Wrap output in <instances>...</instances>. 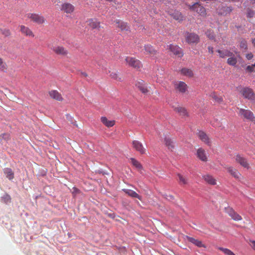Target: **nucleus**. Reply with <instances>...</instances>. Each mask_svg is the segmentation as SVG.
Returning <instances> with one entry per match:
<instances>
[{"instance_id":"obj_1","label":"nucleus","mask_w":255,"mask_h":255,"mask_svg":"<svg viewBox=\"0 0 255 255\" xmlns=\"http://www.w3.org/2000/svg\"><path fill=\"white\" fill-rule=\"evenodd\" d=\"M233 10V7L232 6H228L226 3H222L216 8V13L219 16H227L229 15Z\"/></svg>"},{"instance_id":"obj_2","label":"nucleus","mask_w":255,"mask_h":255,"mask_svg":"<svg viewBox=\"0 0 255 255\" xmlns=\"http://www.w3.org/2000/svg\"><path fill=\"white\" fill-rule=\"evenodd\" d=\"M189 9L196 11L200 15L204 16L206 15V9L199 2H192L190 3H186Z\"/></svg>"},{"instance_id":"obj_3","label":"nucleus","mask_w":255,"mask_h":255,"mask_svg":"<svg viewBox=\"0 0 255 255\" xmlns=\"http://www.w3.org/2000/svg\"><path fill=\"white\" fill-rule=\"evenodd\" d=\"M239 91L245 99L250 101L255 100V94L251 88L249 87H241L239 89Z\"/></svg>"},{"instance_id":"obj_4","label":"nucleus","mask_w":255,"mask_h":255,"mask_svg":"<svg viewBox=\"0 0 255 255\" xmlns=\"http://www.w3.org/2000/svg\"><path fill=\"white\" fill-rule=\"evenodd\" d=\"M238 109L239 110L238 115L240 117L246 119L247 120L252 122H255V117L252 112L250 110L242 108H238Z\"/></svg>"},{"instance_id":"obj_5","label":"nucleus","mask_w":255,"mask_h":255,"mask_svg":"<svg viewBox=\"0 0 255 255\" xmlns=\"http://www.w3.org/2000/svg\"><path fill=\"white\" fill-rule=\"evenodd\" d=\"M167 49L177 58H181L184 55L182 49L177 45L170 44Z\"/></svg>"},{"instance_id":"obj_6","label":"nucleus","mask_w":255,"mask_h":255,"mask_svg":"<svg viewBox=\"0 0 255 255\" xmlns=\"http://www.w3.org/2000/svg\"><path fill=\"white\" fill-rule=\"evenodd\" d=\"M186 41L189 44H197L200 40L198 35L195 33L186 32L185 35Z\"/></svg>"},{"instance_id":"obj_7","label":"nucleus","mask_w":255,"mask_h":255,"mask_svg":"<svg viewBox=\"0 0 255 255\" xmlns=\"http://www.w3.org/2000/svg\"><path fill=\"white\" fill-rule=\"evenodd\" d=\"M135 86L142 94L146 95L149 92V90L145 85L144 82L142 80H139L135 82Z\"/></svg>"},{"instance_id":"obj_8","label":"nucleus","mask_w":255,"mask_h":255,"mask_svg":"<svg viewBox=\"0 0 255 255\" xmlns=\"http://www.w3.org/2000/svg\"><path fill=\"white\" fill-rule=\"evenodd\" d=\"M236 55L232 53V56H228L229 57L227 60V64H237L238 62L241 63L242 58L239 54V52L236 51Z\"/></svg>"},{"instance_id":"obj_9","label":"nucleus","mask_w":255,"mask_h":255,"mask_svg":"<svg viewBox=\"0 0 255 255\" xmlns=\"http://www.w3.org/2000/svg\"><path fill=\"white\" fill-rule=\"evenodd\" d=\"M168 13L169 15L172 17L175 20L179 22L182 21L183 20V16L181 13L178 10L174 9H169L168 10Z\"/></svg>"},{"instance_id":"obj_10","label":"nucleus","mask_w":255,"mask_h":255,"mask_svg":"<svg viewBox=\"0 0 255 255\" xmlns=\"http://www.w3.org/2000/svg\"><path fill=\"white\" fill-rule=\"evenodd\" d=\"M174 87L176 90H178L181 93H184L187 90V84L182 81H176L174 82Z\"/></svg>"},{"instance_id":"obj_11","label":"nucleus","mask_w":255,"mask_h":255,"mask_svg":"<svg viewBox=\"0 0 255 255\" xmlns=\"http://www.w3.org/2000/svg\"><path fill=\"white\" fill-rule=\"evenodd\" d=\"M226 212L235 221H240L242 217L236 213L232 208L228 207L225 208Z\"/></svg>"},{"instance_id":"obj_12","label":"nucleus","mask_w":255,"mask_h":255,"mask_svg":"<svg viewBox=\"0 0 255 255\" xmlns=\"http://www.w3.org/2000/svg\"><path fill=\"white\" fill-rule=\"evenodd\" d=\"M133 147L140 154H143L146 153V148H144L142 144L138 140H133L132 141Z\"/></svg>"},{"instance_id":"obj_13","label":"nucleus","mask_w":255,"mask_h":255,"mask_svg":"<svg viewBox=\"0 0 255 255\" xmlns=\"http://www.w3.org/2000/svg\"><path fill=\"white\" fill-rule=\"evenodd\" d=\"M235 160L243 167L247 169H249L250 168V165L247 159L240 155L238 154L236 156Z\"/></svg>"},{"instance_id":"obj_14","label":"nucleus","mask_w":255,"mask_h":255,"mask_svg":"<svg viewBox=\"0 0 255 255\" xmlns=\"http://www.w3.org/2000/svg\"><path fill=\"white\" fill-rule=\"evenodd\" d=\"M28 17L32 21L37 24H42L44 22V18L42 16L39 15L35 13H29Z\"/></svg>"},{"instance_id":"obj_15","label":"nucleus","mask_w":255,"mask_h":255,"mask_svg":"<svg viewBox=\"0 0 255 255\" xmlns=\"http://www.w3.org/2000/svg\"><path fill=\"white\" fill-rule=\"evenodd\" d=\"M197 157L203 162L208 161V155L206 151L202 148H199L197 151Z\"/></svg>"},{"instance_id":"obj_16","label":"nucleus","mask_w":255,"mask_h":255,"mask_svg":"<svg viewBox=\"0 0 255 255\" xmlns=\"http://www.w3.org/2000/svg\"><path fill=\"white\" fill-rule=\"evenodd\" d=\"M174 111L179 114L180 116L185 117L188 116V113L186 109L184 107L179 106L178 105L172 106Z\"/></svg>"},{"instance_id":"obj_17","label":"nucleus","mask_w":255,"mask_h":255,"mask_svg":"<svg viewBox=\"0 0 255 255\" xmlns=\"http://www.w3.org/2000/svg\"><path fill=\"white\" fill-rule=\"evenodd\" d=\"M226 169L229 173L236 179H240L241 177V173L238 171L237 169L231 166L227 167Z\"/></svg>"},{"instance_id":"obj_18","label":"nucleus","mask_w":255,"mask_h":255,"mask_svg":"<svg viewBox=\"0 0 255 255\" xmlns=\"http://www.w3.org/2000/svg\"><path fill=\"white\" fill-rule=\"evenodd\" d=\"M52 49L58 55L66 56L67 54V51L62 46H53Z\"/></svg>"},{"instance_id":"obj_19","label":"nucleus","mask_w":255,"mask_h":255,"mask_svg":"<svg viewBox=\"0 0 255 255\" xmlns=\"http://www.w3.org/2000/svg\"><path fill=\"white\" fill-rule=\"evenodd\" d=\"M199 138L205 143L210 145V141L207 134L203 131H199L198 133Z\"/></svg>"},{"instance_id":"obj_20","label":"nucleus","mask_w":255,"mask_h":255,"mask_svg":"<svg viewBox=\"0 0 255 255\" xmlns=\"http://www.w3.org/2000/svg\"><path fill=\"white\" fill-rule=\"evenodd\" d=\"M49 94L50 97L53 99L58 101H62L63 100V98L61 94L56 90H52L50 91L49 92Z\"/></svg>"},{"instance_id":"obj_21","label":"nucleus","mask_w":255,"mask_h":255,"mask_svg":"<svg viewBox=\"0 0 255 255\" xmlns=\"http://www.w3.org/2000/svg\"><path fill=\"white\" fill-rule=\"evenodd\" d=\"M123 191L129 196L132 198H135L138 199L139 200H141V197L139 196L135 191L128 189H123Z\"/></svg>"},{"instance_id":"obj_22","label":"nucleus","mask_w":255,"mask_h":255,"mask_svg":"<svg viewBox=\"0 0 255 255\" xmlns=\"http://www.w3.org/2000/svg\"><path fill=\"white\" fill-rule=\"evenodd\" d=\"M187 239L189 242L192 243V244H193L195 246H197L198 247L206 248L205 245L204 244H203L202 243V242L200 240H198L195 239L193 238L188 237V236L187 237Z\"/></svg>"},{"instance_id":"obj_23","label":"nucleus","mask_w":255,"mask_h":255,"mask_svg":"<svg viewBox=\"0 0 255 255\" xmlns=\"http://www.w3.org/2000/svg\"><path fill=\"white\" fill-rule=\"evenodd\" d=\"M88 25L93 29H98L100 28V22L96 19H89L87 21Z\"/></svg>"},{"instance_id":"obj_24","label":"nucleus","mask_w":255,"mask_h":255,"mask_svg":"<svg viewBox=\"0 0 255 255\" xmlns=\"http://www.w3.org/2000/svg\"><path fill=\"white\" fill-rule=\"evenodd\" d=\"M61 9L66 13H71L74 10V6L70 3H65L62 4Z\"/></svg>"},{"instance_id":"obj_25","label":"nucleus","mask_w":255,"mask_h":255,"mask_svg":"<svg viewBox=\"0 0 255 255\" xmlns=\"http://www.w3.org/2000/svg\"><path fill=\"white\" fill-rule=\"evenodd\" d=\"M102 123L106 127L110 128L113 127L115 124V121L114 120L109 121L105 117H102L101 119Z\"/></svg>"},{"instance_id":"obj_26","label":"nucleus","mask_w":255,"mask_h":255,"mask_svg":"<svg viewBox=\"0 0 255 255\" xmlns=\"http://www.w3.org/2000/svg\"><path fill=\"white\" fill-rule=\"evenodd\" d=\"M203 179L205 181L210 185L216 184V179L211 175L207 174L203 176Z\"/></svg>"},{"instance_id":"obj_27","label":"nucleus","mask_w":255,"mask_h":255,"mask_svg":"<svg viewBox=\"0 0 255 255\" xmlns=\"http://www.w3.org/2000/svg\"><path fill=\"white\" fill-rule=\"evenodd\" d=\"M144 50L146 54L154 55H156V51L150 45H146L144 46Z\"/></svg>"},{"instance_id":"obj_28","label":"nucleus","mask_w":255,"mask_h":255,"mask_svg":"<svg viewBox=\"0 0 255 255\" xmlns=\"http://www.w3.org/2000/svg\"><path fill=\"white\" fill-rule=\"evenodd\" d=\"M117 26L120 28L122 30H128V26L127 23L120 20H118L116 22Z\"/></svg>"},{"instance_id":"obj_29","label":"nucleus","mask_w":255,"mask_h":255,"mask_svg":"<svg viewBox=\"0 0 255 255\" xmlns=\"http://www.w3.org/2000/svg\"><path fill=\"white\" fill-rule=\"evenodd\" d=\"M217 52L219 53L220 57L223 58L227 57L228 56H231L232 54V52L228 50H218Z\"/></svg>"},{"instance_id":"obj_30","label":"nucleus","mask_w":255,"mask_h":255,"mask_svg":"<svg viewBox=\"0 0 255 255\" xmlns=\"http://www.w3.org/2000/svg\"><path fill=\"white\" fill-rule=\"evenodd\" d=\"M206 36L210 39L213 40L214 42H217L216 39V35L213 31L211 29H208L205 32Z\"/></svg>"},{"instance_id":"obj_31","label":"nucleus","mask_w":255,"mask_h":255,"mask_svg":"<svg viewBox=\"0 0 255 255\" xmlns=\"http://www.w3.org/2000/svg\"><path fill=\"white\" fill-rule=\"evenodd\" d=\"M180 72L182 75L188 77H192L193 76V72L190 69L186 68H182L180 70Z\"/></svg>"},{"instance_id":"obj_32","label":"nucleus","mask_w":255,"mask_h":255,"mask_svg":"<svg viewBox=\"0 0 255 255\" xmlns=\"http://www.w3.org/2000/svg\"><path fill=\"white\" fill-rule=\"evenodd\" d=\"M165 144L168 147V148L171 150H172L174 147L173 141L169 138L166 137L164 138Z\"/></svg>"},{"instance_id":"obj_33","label":"nucleus","mask_w":255,"mask_h":255,"mask_svg":"<svg viewBox=\"0 0 255 255\" xmlns=\"http://www.w3.org/2000/svg\"><path fill=\"white\" fill-rule=\"evenodd\" d=\"M177 176L178 177V181L179 183L181 185H184L188 184V178L183 176L180 174H178Z\"/></svg>"},{"instance_id":"obj_34","label":"nucleus","mask_w":255,"mask_h":255,"mask_svg":"<svg viewBox=\"0 0 255 255\" xmlns=\"http://www.w3.org/2000/svg\"><path fill=\"white\" fill-rule=\"evenodd\" d=\"M4 173L6 175V177L9 180H11L14 178L13 172L10 168H5L4 169Z\"/></svg>"},{"instance_id":"obj_35","label":"nucleus","mask_w":255,"mask_h":255,"mask_svg":"<svg viewBox=\"0 0 255 255\" xmlns=\"http://www.w3.org/2000/svg\"><path fill=\"white\" fill-rule=\"evenodd\" d=\"M239 45L241 49H243L244 50L248 49V44L247 40L244 38H241L240 41H239Z\"/></svg>"},{"instance_id":"obj_36","label":"nucleus","mask_w":255,"mask_h":255,"mask_svg":"<svg viewBox=\"0 0 255 255\" xmlns=\"http://www.w3.org/2000/svg\"><path fill=\"white\" fill-rule=\"evenodd\" d=\"M20 30L22 33H25L26 35L33 36L32 31L28 28H27L23 25L21 26Z\"/></svg>"},{"instance_id":"obj_37","label":"nucleus","mask_w":255,"mask_h":255,"mask_svg":"<svg viewBox=\"0 0 255 255\" xmlns=\"http://www.w3.org/2000/svg\"><path fill=\"white\" fill-rule=\"evenodd\" d=\"M131 162L132 164L138 170H140L142 169V166L141 164L134 158H131Z\"/></svg>"},{"instance_id":"obj_38","label":"nucleus","mask_w":255,"mask_h":255,"mask_svg":"<svg viewBox=\"0 0 255 255\" xmlns=\"http://www.w3.org/2000/svg\"><path fill=\"white\" fill-rule=\"evenodd\" d=\"M255 15V12L250 8H247L246 16L247 18H253Z\"/></svg>"},{"instance_id":"obj_39","label":"nucleus","mask_w":255,"mask_h":255,"mask_svg":"<svg viewBox=\"0 0 255 255\" xmlns=\"http://www.w3.org/2000/svg\"><path fill=\"white\" fill-rule=\"evenodd\" d=\"M125 60H126V62L127 63V64H138L137 63V61L138 60L135 59L134 58H132V57H127L125 59Z\"/></svg>"},{"instance_id":"obj_40","label":"nucleus","mask_w":255,"mask_h":255,"mask_svg":"<svg viewBox=\"0 0 255 255\" xmlns=\"http://www.w3.org/2000/svg\"><path fill=\"white\" fill-rule=\"evenodd\" d=\"M110 76L112 78L117 80V81H122L121 78H120L119 76L118 73L116 71L112 72L110 74Z\"/></svg>"},{"instance_id":"obj_41","label":"nucleus","mask_w":255,"mask_h":255,"mask_svg":"<svg viewBox=\"0 0 255 255\" xmlns=\"http://www.w3.org/2000/svg\"><path fill=\"white\" fill-rule=\"evenodd\" d=\"M213 98L215 100V101L219 103H221L223 102V98L221 96H218L217 95H214L213 96Z\"/></svg>"},{"instance_id":"obj_42","label":"nucleus","mask_w":255,"mask_h":255,"mask_svg":"<svg viewBox=\"0 0 255 255\" xmlns=\"http://www.w3.org/2000/svg\"><path fill=\"white\" fill-rule=\"evenodd\" d=\"M10 136L9 134L8 133H3L1 135H0V140H7L9 139Z\"/></svg>"},{"instance_id":"obj_43","label":"nucleus","mask_w":255,"mask_h":255,"mask_svg":"<svg viewBox=\"0 0 255 255\" xmlns=\"http://www.w3.org/2000/svg\"><path fill=\"white\" fill-rule=\"evenodd\" d=\"M219 250H220V251H221L222 252H223L225 254H226V255H229V254L231 253V252H232L231 250H230L229 249H226V248H219Z\"/></svg>"},{"instance_id":"obj_44","label":"nucleus","mask_w":255,"mask_h":255,"mask_svg":"<svg viewBox=\"0 0 255 255\" xmlns=\"http://www.w3.org/2000/svg\"><path fill=\"white\" fill-rule=\"evenodd\" d=\"M255 67V65H252V66L249 65L247 67L246 70L249 72H252L254 71V67Z\"/></svg>"},{"instance_id":"obj_45","label":"nucleus","mask_w":255,"mask_h":255,"mask_svg":"<svg viewBox=\"0 0 255 255\" xmlns=\"http://www.w3.org/2000/svg\"><path fill=\"white\" fill-rule=\"evenodd\" d=\"M254 57L253 54L252 53H248L246 54V58L248 60H251Z\"/></svg>"},{"instance_id":"obj_46","label":"nucleus","mask_w":255,"mask_h":255,"mask_svg":"<svg viewBox=\"0 0 255 255\" xmlns=\"http://www.w3.org/2000/svg\"><path fill=\"white\" fill-rule=\"evenodd\" d=\"M2 34H4L5 36H7L10 34V32L8 30L4 29L2 31Z\"/></svg>"},{"instance_id":"obj_47","label":"nucleus","mask_w":255,"mask_h":255,"mask_svg":"<svg viewBox=\"0 0 255 255\" xmlns=\"http://www.w3.org/2000/svg\"><path fill=\"white\" fill-rule=\"evenodd\" d=\"M227 1L230 2H242L243 0H226Z\"/></svg>"},{"instance_id":"obj_48","label":"nucleus","mask_w":255,"mask_h":255,"mask_svg":"<svg viewBox=\"0 0 255 255\" xmlns=\"http://www.w3.org/2000/svg\"><path fill=\"white\" fill-rule=\"evenodd\" d=\"M6 65H0V70L2 71H4L6 69Z\"/></svg>"},{"instance_id":"obj_49","label":"nucleus","mask_w":255,"mask_h":255,"mask_svg":"<svg viewBox=\"0 0 255 255\" xmlns=\"http://www.w3.org/2000/svg\"><path fill=\"white\" fill-rule=\"evenodd\" d=\"M213 47L212 46H209L208 47V50L209 52L211 53V54L213 53L214 50H213Z\"/></svg>"},{"instance_id":"obj_50","label":"nucleus","mask_w":255,"mask_h":255,"mask_svg":"<svg viewBox=\"0 0 255 255\" xmlns=\"http://www.w3.org/2000/svg\"><path fill=\"white\" fill-rule=\"evenodd\" d=\"M251 242V246L253 248V249L255 250V241H252Z\"/></svg>"},{"instance_id":"obj_51","label":"nucleus","mask_w":255,"mask_h":255,"mask_svg":"<svg viewBox=\"0 0 255 255\" xmlns=\"http://www.w3.org/2000/svg\"><path fill=\"white\" fill-rule=\"evenodd\" d=\"M73 193H79V190L76 187H74L73 188Z\"/></svg>"},{"instance_id":"obj_52","label":"nucleus","mask_w":255,"mask_h":255,"mask_svg":"<svg viewBox=\"0 0 255 255\" xmlns=\"http://www.w3.org/2000/svg\"><path fill=\"white\" fill-rule=\"evenodd\" d=\"M252 42L253 44L254 47L255 48V38L252 39Z\"/></svg>"},{"instance_id":"obj_53","label":"nucleus","mask_w":255,"mask_h":255,"mask_svg":"<svg viewBox=\"0 0 255 255\" xmlns=\"http://www.w3.org/2000/svg\"><path fill=\"white\" fill-rule=\"evenodd\" d=\"M201 0L203 1H205L207 3H209V2H211V1H215V0Z\"/></svg>"},{"instance_id":"obj_54","label":"nucleus","mask_w":255,"mask_h":255,"mask_svg":"<svg viewBox=\"0 0 255 255\" xmlns=\"http://www.w3.org/2000/svg\"><path fill=\"white\" fill-rule=\"evenodd\" d=\"M134 68L138 69L139 68V65H132Z\"/></svg>"},{"instance_id":"obj_55","label":"nucleus","mask_w":255,"mask_h":255,"mask_svg":"<svg viewBox=\"0 0 255 255\" xmlns=\"http://www.w3.org/2000/svg\"><path fill=\"white\" fill-rule=\"evenodd\" d=\"M250 3L254 5L255 4V0H250Z\"/></svg>"},{"instance_id":"obj_56","label":"nucleus","mask_w":255,"mask_h":255,"mask_svg":"<svg viewBox=\"0 0 255 255\" xmlns=\"http://www.w3.org/2000/svg\"><path fill=\"white\" fill-rule=\"evenodd\" d=\"M220 124L219 123V124H215V123H213L212 124V126H214V127H217V126H219V127H220V125H219Z\"/></svg>"},{"instance_id":"obj_57","label":"nucleus","mask_w":255,"mask_h":255,"mask_svg":"<svg viewBox=\"0 0 255 255\" xmlns=\"http://www.w3.org/2000/svg\"><path fill=\"white\" fill-rule=\"evenodd\" d=\"M81 74L84 77H87V74L85 72H82Z\"/></svg>"},{"instance_id":"obj_58","label":"nucleus","mask_w":255,"mask_h":255,"mask_svg":"<svg viewBox=\"0 0 255 255\" xmlns=\"http://www.w3.org/2000/svg\"><path fill=\"white\" fill-rule=\"evenodd\" d=\"M229 255H235L233 252H231V253L229 254Z\"/></svg>"},{"instance_id":"obj_59","label":"nucleus","mask_w":255,"mask_h":255,"mask_svg":"<svg viewBox=\"0 0 255 255\" xmlns=\"http://www.w3.org/2000/svg\"><path fill=\"white\" fill-rule=\"evenodd\" d=\"M2 60L1 58H0V64H2Z\"/></svg>"},{"instance_id":"obj_60","label":"nucleus","mask_w":255,"mask_h":255,"mask_svg":"<svg viewBox=\"0 0 255 255\" xmlns=\"http://www.w3.org/2000/svg\"><path fill=\"white\" fill-rule=\"evenodd\" d=\"M100 255V254H97V255Z\"/></svg>"}]
</instances>
